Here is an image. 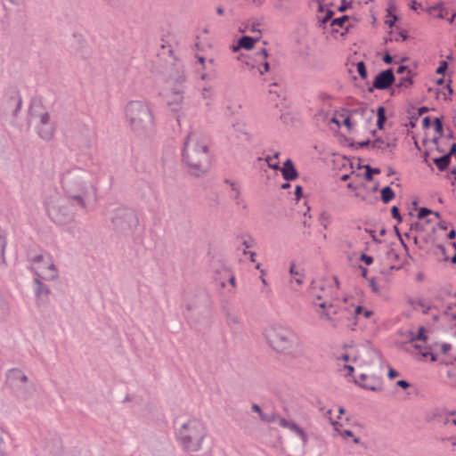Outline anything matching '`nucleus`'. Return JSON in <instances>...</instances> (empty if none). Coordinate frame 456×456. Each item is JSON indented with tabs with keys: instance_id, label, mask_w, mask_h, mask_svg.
<instances>
[{
	"instance_id": "43",
	"label": "nucleus",
	"mask_w": 456,
	"mask_h": 456,
	"mask_svg": "<svg viewBox=\"0 0 456 456\" xmlns=\"http://www.w3.org/2000/svg\"><path fill=\"white\" fill-rule=\"evenodd\" d=\"M369 283H370V286L371 287V289L373 292H375V293L379 292V289L374 278H370L369 280Z\"/></svg>"
},
{
	"instance_id": "10",
	"label": "nucleus",
	"mask_w": 456,
	"mask_h": 456,
	"mask_svg": "<svg viewBox=\"0 0 456 456\" xmlns=\"http://www.w3.org/2000/svg\"><path fill=\"white\" fill-rule=\"evenodd\" d=\"M30 115L32 118L37 120L36 130L38 136L45 141L51 140L55 132V126L50 113L41 105H37L31 108Z\"/></svg>"
},
{
	"instance_id": "57",
	"label": "nucleus",
	"mask_w": 456,
	"mask_h": 456,
	"mask_svg": "<svg viewBox=\"0 0 456 456\" xmlns=\"http://www.w3.org/2000/svg\"><path fill=\"white\" fill-rule=\"evenodd\" d=\"M197 59H198V62H199L200 64H201L202 68H203L204 69H208V66H207V64H206V62H207L206 59H205L203 56H200V55H199V56H197Z\"/></svg>"
},
{
	"instance_id": "61",
	"label": "nucleus",
	"mask_w": 456,
	"mask_h": 456,
	"mask_svg": "<svg viewBox=\"0 0 456 456\" xmlns=\"http://www.w3.org/2000/svg\"><path fill=\"white\" fill-rule=\"evenodd\" d=\"M383 61L384 62L390 64L393 61V58L390 54L386 53L383 57Z\"/></svg>"
},
{
	"instance_id": "4",
	"label": "nucleus",
	"mask_w": 456,
	"mask_h": 456,
	"mask_svg": "<svg viewBox=\"0 0 456 456\" xmlns=\"http://www.w3.org/2000/svg\"><path fill=\"white\" fill-rule=\"evenodd\" d=\"M125 117L130 129L139 137L151 134L155 128L150 104L143 101H131L125 107Z\"/></svg>"
},
{
	"instance_id": "38",
	"label": "nucleus",
	"mask_w": 456,
	"mask_h": 456,
	"mask_svg": "<svg viewBox=\"0 0 456 456\" xmlns=\"http://www.w3.org/2000/svg\"><path fill=\"white\" fill-rule=\"evenodd\" d=\"M261 419L265 422H274L276 420V416L275 415H269V414H265V413H261V416H260Z\"/></svg>"
},
{
	"instance_id": "15",
	"label": "nucleus",
	"mask_w": 456,
	"mask_h": 456,
	"mask_svg": "<svg viewBox=\"0 0 456 456\" xmlns=\"http://www.w3.org/2000/svg\"><path fill=\"white\" fill-rule=\"evenodd\" d=\"M395 81V76L391 69L379 72L374 78L373 88L386 90L389 88Z\"/></svg>"
},
{
	"instance_id": "55",
	"label": "nucleus",
	"mask_w": 456,
	"mask_h": 456,
	"mask_svg": "<svg viewBox=\"0 0 456 456\" xmlns=\"http://www.w3.org/2000/svg\"><path fill=\"white\" fill-rule=\"evenodd\" d=\"M396 72L398 74H403L404 72H407V74H410L411 70L408 69L407 66H399Z\"/></svg>"
},
{
	"instance_id": "63",
	"label": "nucleus",
	"mask_w": 456,
	"mask_h": 456,
	"mask_svg": "<svg viewBox=\"0 0 456 456\" xmlns=\"http://www.w3.org/2000/svg\"><path fill=\"white\" fill-rule=\"evenodd\" d=\"M293 281L296 282L297 285H301L303 283V278L299 274L298 276H295V278L291 280V282Z\"/></svg>"
},
{
	"instance_id": "47",
	"label": "nucleus",
	"mask_w": 456,
	"mask_h": 456,
	"mask_svg": "<svg viewBox=\"0 0 456 456\" xmlns=\"http://www.w3.org/2000/svg\"><path fill=\"white\" fill-rule=\"evenodd\" d=\"M240 320L237 316L232 314H227V322L230 323H239Z\"/></svg>"
},
{
	"instance_id": "51",
	"label": "nucleus",
	"mask_w": 456,
	"mask_h": 456,
	"mask_svg": "<svg viewBox=\"0 0 456 456\" xmlns=\"http://www.w3.org/2000/svg\"><path fill=\"white\" fill-rule=\"evenodd\" d=\"M407 38V35L405 32L403 31H401L398 33V35L395 37V41L398 42V41H404L405 39Z\"/></svg>"
},
{
	"instance_id": "12",
	"label": "nucleus",
	"mask_w": 456,
	"mask_h": 456,
	"mask_svg": "<svg viewBox=\"0 0 456 456\" xmlns=\"http://www.w3.org/2000/svg\"><path fill=\"white\" fill-rule=\"evenodd\" d=\"M184 83V74L183 72L179 73L175 79L174 86L170 88L171 95L167 99V104L172 111H179L185 105L183 99Z\"/></svg>"
},
{
	"instance_id": "21",
	"label": "nucleus",
	"mask_w": 456,
	"mask_h": 456,
	"mask_svg": "<svg viewBox=\"0 0 456 456\" xmlns=\"http://www.w3.org/2000/svg\"><path fill=\"white\" fill-rule=\"evenodd\" d=\"M318 12H319V14L317 16L318 20L320 22H322V24H325L327 21H329L333 15V12L331 10L328 9L327 5H324L322 12H321L320 9L318 8Z\"/></svg>"
},
{
	"instance_id": "29",
	"label": "nucleus",
	"mask_w": 456,
	"mask_h": 456,
	"mask_svg": "<svg viewBox=\"0 0 456 456\" xmlns=\"http://www.w3.org/2000/svg\"><path fill=\"white\" fill-rule=\"evenodd\" d=\"M380 173L379 168L370 167L369 165L365 166V178L368 181L372 180L373 175H378Z\"/></svg>"
},
{
	"instance_id": "9",
	"label": "nucleus",
	"mask_w": 456,
	"mask_h": 456,
	"mask_svg": "<svg viewBox=\"0 0 456 456\" xmlns=\"http://www.w3.org/2000/svg\"><path fill=\"white\" fill-rule=\"evenodd\" d=\"M31 270L45 281H55L59 276L58 269L49 254H40L31 259Z\"/></svg>"
},
{
	"instance_id": "30",
	"label": "nucleus",
	"mask_w": 456,
	"mask_h": 456,
	"mask_svg": "<svg viewBox=\"0 0 456 456\" xmlns=\"http://www.w3.org/2000/svg\"><path fill=\"white\" fill-rule=\"evenodd\" d=\"M347 20H348L347 16H346V15L341 16L339 18L332 20L330 22V26L331 27L338 26V27L342 28L344 26L345 22L347 21Z\"/></svg>"
},
{
	"instance_id": "36",
	"label": "nucleus",
	"mask_w": 456,
	"mask_h": 456,
	"mask_svg": "<svg viewBox=\"0 0 456 456\" xmlns=\"http://www.w3.org/2000/svg\"><path fill=\"white\" fill-rule=\"evenodd\" d=\"M275 421H277V422H278V424H279L281 427L284 428H289V425H290V423L292 422V421H289V420H287V419H284V418L277 417V416H276V420H275Z\"/></svg>"
},
{
	"instance_id": "52",
	"label": "nucleus",
	"mask_w": 456,
	"mask_h": 456,
	"mask_svg": "<svg viewBox=\"0 0 456 456\" xmlns=\"http://www.w3.org/2000/svg\"><path fill=\"white\" fill-rule=\"evenodd\" d=\"M365 231L371 236L373 241L377 243H381V240L377 238V236L375 235V232L373 230L365 229Z\"/></svg>"
},
{
	"instance_id": "35",
	"label": "nucleus",
	"mask_w": 456,
	"mask_h": 456,
	"mask_svg": "<svg viewBox=\"0 0 456 456\" xmlns=\"http://www.w3.org/2000/svg\"><path fill=\"white\" fill-rule=\"evenodd\" d=\"M411 340H427V336L425 335V328L419 327L418 334L416 337L411 338Z\"/></svg>"
},
{
	"instance_id": "41",
	"label": "nucleus",
	"mask_w": 456,
	"mask_h": 456,
	"mask_svg": "<svg viewBox=\"0 0 456 456\" xmlns=\"http://www.w3.org/2000/svg\"><path fill=\"white\" fill-rule=\"evenodd\" d=\"M4 449H5V446H4V441L3 438V433H2V430L0 429V456L5 455Z\"/></svg>"
},
{
	"instance_id": "64",
	"label": "nucleus",
	"mask_w": 456,
	"mask_h": 456,
	"mask_svg": "<svg viewBox=\"0 0 456 456\" xmlns=\"http://www.w3.org/2000/svg\"><path fill=\"white\" fill-rule=\"evenodd\" d=\"M453 154H456V143H453L451 146V149H450L449 152L446 155H449V157L451 158L452 155H453Z\"/></svg>"
},
{
	"instance_id": "26",
	"label": "nucleus",
	"mask_w": 456,
	"mask_h": 456,
	"mask_svg": "<svg viewBox=\"0 0 456 456\" xmlns=\"http://www.w3.org/2000/svg\"><path fill=\"white\" fill-rule=\"evenodd\" d=\"M395 197V192L389 186H386L381 190V200L387 204Z\"/></svg>"
},
{
	"instance_id": "8",
	"label": "nucleus",
	"mask_w": 456,
	"mask_h": 456,
	"mask_svg": "<svg viewBox=\"0 0 456 456\" xmlns=\"http://www.w3.org/2000/svg\"><path fill=\"white\" fill-rule=\"evenodd\" d=\"M22 101L19 92L11 88L4 94L0 100V116L9 121L12 126H16V117L21 108Z\"/></svg>"
},
{
	"instance_id": "59",
	"label": "nucleus",
	"mask_w": 456,
	"mask_h": 456,
	"mask_svg": "<svg viewBox=\"0 0 456 456\" xmlns=\"http://www.w3.org/2000/svg\"><path fill=\"white\" fill-rule=\"evenodd\" d=\"M317 1H318V4H319V9H320L321 12L323 11L324 5L330 4L328 0H317Z\"/></svg>"
},
{
	"instance_id": "28",
	"label": "nucleus",
	"mask_w": 456,
	"mask_h": 456,
	"mask_svg": "<svg viewBox=\"0 0 456 456\" xmlns=\"http://www.w3.org/2000/svg\"><path fill=\"white\" fill-rule=\"evenodd\" d=\"M5 247H6L5 232L2 229H0V262L4 261Z\"/></svg>"
},
{
	"instance_id": "60",
	"label": "nucleus",
	"mask_w": 456,
	"mask_h": 456,
	"mask_svg": "<svg viewBox=\"0 0 456 456\" xmlns=\"http://www.w3.org/2000/svg\"><path fill=\"white\" fill-rule=\"evenodd\" d=\"M251 408H252V411L255 412H257L259 414V416H261V413H264L262 411L260 406L256 403H253Z\"/></svg>"
},
{
	"instance_id": "45",
	"label": "nucleus",
	"mask_w": 456,
	"mask_h": 456,
	"mask_svg": "<svg viewBox=\"0 0 456 456\" xmlns=\"http://www.w3.org/2000/svg\"><path fill=\"white\" fill-rule=\"evenodd\" d=\"M330 424L332 425L334 430L338 434L340 435V432H342V430H340V427H341V424L337 421V420H331L330 421Z\"/></svg>"
},
{
	"instance_id": "20",
	"label": "nucleus",
	"mask_w": 456,
	"mask_h": 456,
	"mask_svg": "<svg viewBox=\"0 0 456 456\" xmlns=\"http://www.w3.org/2000/svg\"><path fill=\"white\" fill-rule=\"evenodd\" d=\"M256 56H257V60L258 61H261L262 59L265 61L263 63H261L257 69H258V72L263 75L265 72H267L269 71V69H270V66H269V63L265 61V59L267 58L268 54H267V51L265 48H262L260 49L257 53H256Z\"/></svg>"
},
{
	"instance_id": "22",
	"label": "nucleus",
	"mask_w": 456,
	"mask_h": 456,
	"mask_svg": "<svg viewBox=\"0 0 456 456\" xmlns=\"http://www.w3.org/2000/svg\"><path fill=\"white\" fill-rule=\"evenodd\" d=\"M94 141V132L92 130H90L89 128H86L85 138H83L80 142L81 146L86 147V148H90L93 145Z\"/></svg>"
},
{
	"instance_id": "49",
	"label": "nucleus",
	"mask_w": 456,
	"mask_h": 456,
	"mask_svg": "<svg viewBox=\"0 0 456 456\" xmlns=\"http://www.w3.org/2000/svg\"><path fill=\"white\" fill-rule=\"evenodd\" d=\"M432 9L433 10L439 9V12L436 15L439 19H444L445 17V14H446L445 11L443 8H441L440 5L435 6Z\"/></svg>"
},
{
	"instance_id": "33",
	"label": "nucleus",
	"mask_w": 456,
	"mask_h": 456,
	"mask_svg": "<svg viewBox=\"0 0 456 456\" xmlns=\"http://www.w3.org/2000/svg\"><path fill=\"white\" fill-rule=\"evenodd\" d=\"M274 160L275 159H273V158L271 156H267L265 158V161H266L268 167L273 170H278V169H280L279 162L274 161Z\"/></svg>"
},
{
	"instance_id": "16",
	"label": "nucleus",
	"mask_w": 456,
	"mask_h": 456,
	"mask_svg": "<svg viewBox=\"0 0 456 456\" xmlns=\"http://www.w3.org/2000/svg\"><path fill=\"white\" fill-rule=\"evenodd\" d=\"M41 278H35L34 283V292L38 303L45 304L48 300V296L50 294V289L47 286H45L42 281Z\"/></svg>"
},
{
	"instance_id": "24",
	"label": "nucleus",
	"mask_w": 456,
	"mask_h": 456,
	"mask_svg": "<svg viewBox=\"0 0 456 456\" xmlns=\"http://www.w3.org/2000/svg\"><path fill=\"white\" fill-rule=\"evenodd\" d=\"M232 188V198L235 200L237 205H241L244 208L247 207L245 201L240 197V191L234 183H230Z\"/></svg>"
},
{
	"instance_id": "46",
	"label": "nucleus",
	"mask_w": 456,
	"mask_h": 456,
	"mask_svg": "<svg viewBox=\"0 0 456 456\" xmlns=\"http://www.w3.org/2000/svg\"><path fill=\"white\" fill-rule=\"evenodd\" d=\"M201 96L204 99H208L211 96V88L209 87H204L201 92Z\"/></svg>"
},
{
	"instance_id": "37",
	"label": "nucleus",
	"mask_w": 456,
	"mask_h": 456,
	"mask_svg": "<svg viewBox=\"0 0 456 456\" xmlns=\"http://www.w3.org/2000/svg\"><path fill=\"white\" fill-rule=\"evenodd\" d=\"M432 213H433V211H432V210H430V209H428V208H421L419 210V212H418V217H419V219H422V218L426 217L427 216H428V215H430V214H432Z\"/></svg>"
},
{
	"instance_id": "50",
	"label": "nucleus",
	"mask_w": 456,
	"mask_h": 456,
	"mask_svg": "<svg viewBox=\"0 0 456 456\" xmlns=\"http://www.w3.org/2000/svg\"><path fill=\"white\" fill-rule=\"evenodd\" d=\"M441 349H442L443 354H447L450 352V350L452 349V345L444 343L441 346Z\"/></svg>"
},
{
	"instance_id": "23",
	"label": "nucleus",
	"mask_w": 456,
	"mask_h": 456,
	"mask_svg": "<svg viewBox=\"0 0 456 456\" xmlns=\"http://www.w3.org/2000/svg\"><path fill=\"white\" fill-rule=\"evenodd\" d=\"M451 160L449 155H444L440 158H436L434 163L436 165L439 170L444 171L449 166Z\"/></svg>"
},
{
	"instance_id": "25",
	"label": "nucleus",
	"mask_w": 456,
	"mask_h": 456,
	"mask_svg": "<svg viewBox=\"0 0 456 456\" xmlns=\"http://www.w3.org/2000/svg\"><path fill=\"white\" fill-rule=\"evenodd\" d=\"M377 126L379 130L384 128V124L386 122L387 117H386V110L383 106H379L377 110Z\"/></svg>"
},
{
	"instance_id": "27",
	"label": "nucleus",
	"mask_w": 456,
	"mask_h": 456,
	"mask_svg": "<svg viewBox=\"0 0 456 456\" xmlns=\"http://www.w3.org/2000/svg\"><path fill=\"white\" fill-rule=\"evenodd\" d=\"M319 222L320 224L326 229L331 222V215L328 211H322L319 216Z\"/></svg>"
},
{
	"instance_id": "6",
	"label": "nucleus",
	"mask_w": 456,
	"mask_h": 456,
	"mask_svg": "<svg viewBox=\"0 0 456 456\" xmlns=\"http://www.w3.org/2000/svg\"><path fill=\"white\" fill-rule=\"evenodd\" d=\"M78 207L69 197L57 196L45 203V208L49 218L58 225L67 224L71 222Z\"/></svg>"
},
{
	"instance_id": "34",
	"label": "nucleus",
	"mask_w": 456,
	"mask_h": 456,
	"mask_svg": "<svg viewBox=\"0 0 456 456\" xmlns=\"http://www.w3.org/2000/svg\"><path fill=\"white\" fill-rule=\"evenodd\" d=\"M434 126H435L436 132L438 133L439 135L441 136L443 134V132H444L443 123H442L441 118H436L435 120H434Z\"/></svg>"
},
{
	"instance_id": "2",
	"label": "nucleus",
	"mask_w": 456,
	"mask_h": 456,
	"mask_svg": "<svg viewBox=\"0 0 456 456\" xmlns=\"http://www.w3.org/2000/svg\"><path fill=\"white\" fill-rule=\"evenodd\" d=\"M182 157L192 175L206 173L210 159L208 137L200 131L190 132L184 139Z\"/></svg>"
},
{
	"instance_id": "13",
	"label": "nucleus",
	"mask_w": 456,
	"mask_h": 456,
	"mask_svg": "<svg viewBox=\"0 0 456 456\" xmlns=\"http://www.w3.org/2000/svg\"><path fill=\"white\" fill-rule=\"evenodd\" d=\"M319 307L322 309L320 314L321 318L331 322L333 327H337L341 321L342 310L328 301H322L319 304Z\"/></svg>"
},
{
	"instance_id": "3",
	"label": "nucleus",
	"mask_w": 456,
	"mask_h": 456,
	"mask_svg": "<svg viewBox=\"0 0 456 456\" xmlns=\"http://www.w3.org/2000/svg\"><path fill=\"white\" fill-rule=\"evenodd\" d=\"M263 336L273 351L285 355H295L302 344L294 330L281 324L267 326L263 331Z\"/></svg>"
},
{
	"instance_id": "40",
	"label": "nucleus",
	"mask_w": 456,
	"mask_h": 456,
	"mask_svg": "<svg viewBox=\"0 0 456 456\" xmlns=\"http://www.w3.org/2000/svg\"><path fill=\"white\" fill-rule=\"evenodd\" d=\"M361 261L364 262L367 265H370L373 263V258L370 256L366 254H362L360 256Z\"/></svg>"
},
{
	"instance_id": "19",
	"label": "nucleus",
	"mask_w": 456,
	"mask_h": 456,
	"mask_svg": "<svg viewBox=\"0 0 456 456\" xmlns=\"http://www.w3.org/2000/svg\"><path fill=\"white\" fill-rule=\"evenodd\" d=\"M257 41L258 38H253L248 36H243L239 39L238 45L233 47V51H237L239 48L250 50L253 48L254 44Z\"/></svg>"
},
{
	"instance_id": "58",
	"label": "nucleus",
	"mask_w": 456,
	"mask_h": 456,
	"mask_svg": "<svg viewBox=\"0 0 456 456\" xmlns=\"http://www.w3.org/2000/svg\"><path fill=\"white\" fill-rule=\"evenodd\" d=\"M303 192V189L300 185H297L295 188V194L297 196V200H299Z\"/></svg>"
},
{
	"instance_id": "17",
	"label": "nucleus",
	"mask_w": 456,
	"mask_h": 456,
	"mask_svg": "<svg viewBox=\"0 0 456 456\" xmlns=\"http://www.w3.org/2000/svg\"><path fill=\"white\" fill-rule=\"evenodd\" d=\"M281 171L283 178L287 181L295 180L298 176V173L296 170L292 160L289 159H288L284 162L282 168H281Z\"/></svg>"
},
{
	"instance_id": "14",
	"label": "nucleus",
	"mask_w": 456,
	"mask_h": 456,
	"mask_svg": "<svg viewBox=\"0 0 456 456\" xmlns=\"http://www.w3.org/2000/svg\"><path fill=\"white\" fill-rule=\"evenodd\" d=\"M362 388L370 391H379L382 387V379L379 376L368 377L366 374H361L358 379L354 380Z\"/></svg>"
},
{
	"instance_id": "53",
	"label": "nucleus",
	"mask_w": 456,
	"mask_h": 456,
	"mask_svg": "<svg viewBox=\"0 0 456 456\" xmlns=\"http://www.w3.org/2000/svg\"><path fill=\"white\" fill-rule=\"evenodd\" d=\"M420 354H422V356L424 357H427L428 355H430L431 356V361L432 362H436V356L435 354H433L432 353H430L429 351L428 350H425V351H420Z\"/></svg>"
},
{
	"instance_id": "54",
	"label": "nucleus",
	"mask_w": 456,
	"mask_h": 456,
	"mask_svg": "<svg viewBox=\"0 0 456 456\" xmlns=\"http://www.w3.org/2000/svg\"><path fill=\"white\" fill-rule=\"evenodd\" d=\"M397 386L403 389H406L410 387V383L406 380L401 379L397 381Z\"/></svg>"
},
{
	"instance_id": "44",
	"label": "nucleus",
	"mask_w": 456,
	"mask_h": 456,
	"mask_svg": "<svg viewBox=\"0 0 456 456\" xmlns=\"http://www.w3.org/2000/svg\"><path fill=\"white\" fill-rule=\"evenodd\" d=\"M411 84H412L411 79L409 77H407L402 78L398 86H408Z\"/></svg>"
},
{
	"instance_id": "18",
	"label": "nucleus",
	"mask_w": 456,
	"mask_h": 456,
	"mask_svg": "<svg viewBox=\"0 0 456 456\" xmlns=\"http://www.w3.org/2000/svg\"><path fill=\"white\" fill-rule=\"evenodd\" d=\"M395 146V140L388 142L381 138H377L371 142V148L381 152H385L387 149Z\"/></svg>"
},
{
	"instance_id": "1",
	"label": "nucleus",
	"mask_w": 456,
	"mask_h": 456,
	"mask_svg": "<svg viewBox=\"0 0 456 456\" xmlns=\"http://www.w3.org/2000/svg\"><path fill=\"white\" fill-rule=\"evenodd\" d=\"M61 186L65 196L82 209H87L90 203L96 200L94 175L82 167H72L64 170L61 175Z\"/></svg>"
},
{
	"instance_id": "62",
	"label": "nucleus",
	"mask_w": 456,
	"mask_h": 456,
	"mask_svg": "<svg viewBox=\"0 0 456 456\" xmlns=\"http://www.w3.org/2000/svg\"><path fill=\"white\" fill-rule=\"evenodd\" d=\"M398 376V372L395 370L394 369L390 368L388 371V377L390 379H394Z\"/></svg>"
},
{
	"instance_id": "42",
	"label": "nucleus",
	"mask_w": 456,
	"mask_h": 456,
	"mask_svg": "<svg viewBox=\"0 0 456 456\" xmlns=\"http://www.w3.org/2000/svg\"><path fill=\"white\" fill-rule=\"evenodd\" d=\"M447 69V62L443 61L440 62L439 67L436 69V73L443 74Z\"/></svg>"
},
{
	"instance_id": "11",
	"label": "nucleus",
	"mask_w": 456,
	"mask_h": 456,
	"mask_svg": "<svg viewBox=\"0 0 456 456\" xmlns=\"http://www.w3.org/2000/svg\"><path fill=\"white\" fill-rule=\"evenodd\" d=\"M110 221L114 228L121 232L130 231L138 224L134 211L125 207L115 208L111 214Z\"/></svg>"
},
{
	"instance_id": "56",
	"label": "nucleus",
	"mask_w": 456,
	"mask_h": 456,
	"mask_svg": "<svg viewBox=\"0 0 456 456\" xmlns=\"http://www.w3.org/2000/svg\"><path fill=\"white\" fill-rule=\"evenodd\" d=\"M340 436L343 437V438H347V437H352L354 436L352 431L348 430V429H346V430H342V432H340Z\"/></svg>"
},
{
	"instance_id": "39",
	"label": "nucleus",
	"mask_w": 456,
	"mask_h": 456,
	"mask_svg": "<svg viewBox=\"0 0 456 456\" xmlns=\"http://www.w3.org/2000/svg\"><path fill=\"white\" fill-rule=\"evenodd\" d=\"M391 215L395 219H397L398 222L402 221V217H401L399 209L396 206L392 207Z\"/></svg>"
},
{
	"instance_id": "5",
	"label": "nucleus",
	"mask_w": 456,
	"mask_h": 456,
	"mask_svg": "<svg viewBox=\"0 0 456 456\" xmlns=\"http://www.w3.org/2000/svg\"><path fill=\"white\" fill-rule=\"evenodd\" d=\"M206 436L204 423L197 419H189L182 424L177 437L183 447L188 452H198Z\"/></svg>"
},
{
	"instance_id": "31",
	"label": "nucleus",
	"mask_w": 456,
	"mask_h": 456,
	"mask_svg": "<svg viewBox=\"0 0 456 456\" xmlns=\"http://www.w3.org/2000/svg\"><path fill=\"white\" fill-rule=\"evenodd\" d=\"M357 71L362 78L364 79L367 77V69L363 61H359L357 63Z\"/></svg>"
},
{
	"instance_id": "7",
	"label": "nucleus",
	"mask_w": 456,
	"mask_h": 456,
	"mask_svg": "<svg viewBox=\"0 0 456 456\" xmlns=\"http://www.w3.org/2000/svg\"><path fill=\"white\" fill-rule=\"evenodd\" d=\"M5 383L20 401L30 399L36 391L35 385L28 380V376L17 368L6 372Z\"/></svg>"
},
{
	"instance_id": "32",
	"label": "nucleus",
	"mask_w": 456,
	"mask_h": 456,
	"mask_svg": "<svg viewBox=\"0 0 456 456\" xmlns=\"http://www.w3.org/2000/svg\"><path fill=\"white\" fill-rule=\"evenodd\" d=\"M294 433L300 437L304 445L307 444V436L305 432L298 426L297 428L294 431Z\"/></svg>"
},
{
	"instance_id": "48",
	"label": "nucleus",
	"mask_w": 456,
	"mask_h": 456,
	"mask_svg": "<svg viewBox=\"0 0 456 456\" xmlns=\"http://www.w3.org/2000/svg\"><path fill=\"white\" fill-rule=\"evenodd\" d=\"M343 124L347 127L348 130H351L354 126L349 116L344 118Z\"/></svg>"
}]
</instances>
